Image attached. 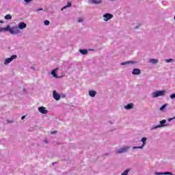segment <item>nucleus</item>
<instances>
[{"mask_svg":"<svg viewBox=\"0 0 175 175\" xmlns=\"http://www.w3.org/2000/svg\"><path fill=\"white\" fill-rule=\"evenodd\" d=\"M166 95L165 90H157L156 92H152L151 96L152 98H158L159 96H165Z\"/></svg>","mask_w":175,"mask_h":175,"instance_id":"nucleus-1","label":"nucleus"},{"mask_svg":"<svg viewBox=\"0 0 175 175\" xmlns=\"http://www.w3.org/2000/svg\"><path fill=\"white\" fill-rule=\"evenodd\" d=\"M170 124H166V120L160 121V124L150 127V131L158 129V128H163L165 126H169Z\"/></svg>","mask_w":175,"mask_h":175,"instance_id":"nucleus-2","label":"nucleus"},{"mask_svg":"<svg viewBox=\"0 0 175 175\" xmlns=\"http://www.w3.org/2000/svg\"><path fill=\"white\" fill-rule=\"evenodd\" d=\"M141 142L142 143V146H134L133 147V150H143L144 147H146V144H147V137H144L141 139Z\"/></svg>","mask_w":175,"mask_h":175,"instance_id":"nucleus-3","label":"nucleus"},{"mask_svg":"<svg viewBox=\"0 0 175 175\" xmlns=\"http://www.w3.org/2000/svg\"><path fill=\"white\" fill-rule=\"evenodd\" d=\"M8 31L11 33V35H17V33H20V30L17 26H13L12 27H10V29Z\"/></svg>","mask_w":175,"mask_h":175,"instance_id":"nucleus-4","label":"nucleus"},{"mask_svg":"<svg viewBox=\"0 0 175 175\" xmlns=\"http://www.w3.org/2000/svg\"><path fill=\"white\" fill-rule=\"evenodd\" d=\"M129 148H131L130 146H123L116 150V154H124V152H127L129 150Z\"/></svg>","mask_w":175,"mask_h":175,"instance_id":"nucleus-5","label":"nucleus"},{"mask_svg":"<svg viewBox=\"0 0 175 175\" xmlns=\"http://www.w3.org/2000/svg\"><path fill=\"white\" fill-rule=\"evenodd\" d=\"M103 21L107 22V21L111 20V18H113V14H111L110 13H107V14H103Z\"/></svg>","mask_w":175,"mask_h":175,"instance_id":"nucleus-6","label":"nucleus"},{"mask_svg":"<svg viewBox=\"0 0 175 175\" xmlns=\"http://www.w3.org/2000/svg\"><path fill=\"white\" fill-rule=\"evenodd\" d=\"M16 58H17V55H14L11 56V57L5 59L4 61V65H9V64H10L13 59H16Z\"/></svg>","mask_w":175,"mask_h":175,"instance_id":"nucleus-7","label":"nucleus"},{"mask_svg":"<svg viewBox=\"0 0 175 175\" xmlns=\"http://www.w3.org/2000/svg\"><path fill=\"white\" fill-rule=\"evenodd\" d=\"M90 5H101L103 3V0H88Z\"/></svg>","mask_w":175,"mask_h":175,"instance_id":"nucleus-8","label":"nucleus"},{"mask_svg":"<svg viewBox=\"0 0 175 175\" xmlns=\"http://www.w3.org/2000/svg\"><path fill=\"white\" fill-rule=\"evenodd\" d=\"M58 68H55L54 70H53L52 71H51V75H52V76L53 77H55V79H59V77H59V76H58L57 75V72L58 71Z\"/></svg>","mask_w":175,"mask_h":175,"instance_id":"nucleus-9","label":"nucleus"},{"mask_svg":"<svg viewBox=\"0 0 175 175\" xmlns=\"http://www.w3.org/2000/svg\"><path fill=\"white\" fill-rule=\"evenodd\" d=\"M53 96L55 100H59V99H61V96L55 90L53 92Z\"/></svg>","mask_w":175,"mask_h":175,"instance_id":"nucleus-10","label":"nucleus"},{"mask_svg":"<svg viewBox=\"0 0 175 175\" xmlns=\"http://www.w3.org/2000/svg\"><path fill=\"white\" fill-rule=\"evenodd\" d=\"M38 111L42 114H47V113H49V111L44 107H40L38 108Z\"/></svg>","mask_w":175,"mask_h":175,"instance_id":"nucleus-11","label":"nucleus"},{"mask_svg":"<svg viewBox=\"0 0 175 175\" xmlns=\"http://www.w3.org/2000/svg\"><path fill=\"white\" fill-rule=\"evenodd\" d=\"M154 174H156V175H173V173H172L170 172H155Z\"/></svg>","mask_w":175,"mask_h":175,"instance_id":"nucleus-12","label":"nucleus"},{"mask_svg":"<svg viewBox=\"0 0 175 175\" xmlns=\"http://www.w3.org/2000/svg\"><path fill=\"white\" fill-rule=\"evenodd\" d=\"M18 28L19 29H24L27 28V24H25V23H24V22H21V23L18 24Z\"/></svg>","mask_w":175,"mask_h":175,"instance_id":"nucleus-13","label":"nucleus"},{"mask_svg":"<svg viewBox=\"0 0 175 175\" xmlns=\"http://www.w3.org/2000/svg\"><path fill=\"white\" fill-rule=\"evenodd\" d=\"M140 73H142V70H140L139 68H134L132 72V75H140Z\"/></svg>","mask_w":175,"mask_h":175,"instance_id":"nucleus-14","label":"nucleus"},{"mask_svg":"<svg viewBox=\"0 0 175 175\" xmlns=\"http://www.w3.org/2000/svg\"><path fill=\"white\" fill-rule=\"evenodd\" d=\"M10 29V26H7L6 27H0V32H8Z\"/></svg>","mask_w":175,"mask_h":175,"instance_id":"nucleus-15","label":"nucleus"},{"mask_svg":"<svg viewBox=\"0 0 175 175\" xmlns=\"http://www.w3.org/2000/svg\"><path fill=\"white\" fill-rule=\"evenodd\" d=\"M148 62L150 64H153V65H155V64H158V62H159V60H158L157 59H150L148 60Z\"/></svg>","mask_w":175,"mask_h":175,"instance_id":"nucleus-16","label":"nucleus"},{"mask_svg":"<svg viewBox=\"0 0 175 175\" xmlns=\"http://www.w3.org/2000/svg\"><path fill=\"white\" fill-rule=\"evenodd\" d=\"M124 109H126V110H131L133 109V103H129L127 105H125Z\"/></svg>","mask_w":175,"mask_h":175,"instance_id":"nucleus-17","label":"nucleus"},{"mask_svg":"<svg viewBox=\"0 0 175 175\" xmlns=\"http://www.w3.org/2000/svg\"><path fill=\"white\" fill-rule=\"evenodd\" d=\"M129 64H137V62L135 61H127V62L121 63L120 65H122V66L129 65Z\"/></svg>","mask_w":175,"mask_h":175,"instance_id":"nucleus-18","label":"nucleus"},{"mask_svg":"<svg viewBox=\"0 0 175 175\" xmlns=\"http://www.w3.org/2000/svg\"><path fill=\"white\" fill-rule=\"evenodd\" d=\"M89 95L90 96H91V98H95V96L96 95V91H94V90L89 91Z\"/></svg>","mask_w":175,"mask_h":175,"instance_id":"nucleus-19","label":"nucleus"},{"mask_svg":"<svg viewBox=\"0 0 175 175\" xmlns=\"http://www.w3.org/2000/svg\"><path fill=\"white\" fill-rule=\"evenodd\" d=\"M79 53L82 54V55H87L88 54V50L87 49H80Z\"/></svg>","mask_w":175,"mask_h":175,"instance_id":"nucleus-20","label":"nucleus"},{"mask_svg":"<svg viewBox=\"0 0 175 175\" xmlns=\"http://www.w3.org/2000/svg\"><path fill=\"white\" fill-rule=\"evenodd\" d=\"M72 6V2L68 1L67 5L62 8V11H64V9H66V8H70Z\"/></svg>","mask_w":175,"mask_h":175,"instance_id":"nucleus-21","label":"nucleus"},{"mask_svg":"<svg viewBox=\"0 0 175 175\" xmlns=\"http://www.w3.org/2000/svg\"><path fill=\"white\" fill-rule=\"evenodd\" d=\"M129 172H131L130 168L124 170V172L121 174V175H128V173H129Z\"/></svg>","mask_w":175,"mask_h":175,"instance_id":"nucleus-22","label":"nucleus"},{"mask_svg":"<svg viewBox=\"0 0 175 175\" xmlns=\"http://www.w3.org/2000/svg\"><path fill=\"white\" fill-rule=\"evenodd\" d=\"M5 20H12V15L11 14H7L5 16Z\"/></svg>","mask_w":175,"mask_h":175,"instance_id":"nucleus-23","label":"nucleus"},{"mask_svg":"<svg viewBox=\"0 0 175 175\" xmlns=\"http://www.w3.org/2000/svg\"><path fill=\"white\" fill-rule=\"evenodd\" d=\"M166 106H167V104L163 105L160 108L161 111H163V110H165V109L166 108Z\"/></svg>","mask_w":175,"mask_h":175,"instance_id":"nucleus-24","label":"nucleus"},{"mask_svg":"<svg viewBox=\"0 0 175 175\" xmlns=\"http://www.w3.org/2000/svg\"><path fill=\"white\" fill-rule=\"evenodd\" d=\"M173 59H165V62H166L167 64H169L170 62H173Z\"/></svg>","mask_w":175,"mask_h":175,"instance_id":"nucleus-25","label":"nucleus"},{"mask_svg":"<svg viewBox=\"0 0 175 175\" xmlns=\"http://www.w3.org/2000/svg\"><path fill=\"white\" fill-rule=\"evenodd\" d=\"M44 25H50V21H44Z\"/></svg>","mask_w":175,"mask_h":175,"instance_id":"nucleus-26","label":"nucleus"},{"mask_svg":"<svg viewBox=\"0 0 175 175\" xmlns=\"http://www.w3.org/2000/svg\"><path fill=\"white\" fill-rule=\"evenodd\" d=\"M84 21V19L83 18H79L77 21V23H83Z\"/></svg>","mask_w":175,"mask_h":175,"instance_id":"nucleus-27","label":"nucleus"},{"mask_svg":"<svg viewBox=\"0 0 175 175\" xmlns=\"http://www.w3.org/2000/svg\"><path fill=\"white\" fill-rule=\"evenodd\" d=\"M171 99H175V94H172L170 96Z\"/></svg>","mask_w":175,"mask_h":175,"instance_id":"nucleus-28","label":"nucleus"},{"mask_svg":"<svg viewBox=\"0 0 175 175\" xmlns=\"http://www.w3.org/2000/svg\"><path fill=\"white\" fill-rule=\"evenodd\" d=\"M173 120H175V116L174 118H170L167 119V121L170 122V121H173Z\"/></svg>","mask_w":175,"mask_h":175,"instance_id":"nucleus-29","label":"nucleus"},{"mask_svg":"<svg viewBox=\"0 0 175 175\" xmlns=\"http://www.w3.org/2000/svg\"><path fill=\"white\" fill-rule=\"evenodd\" d=\"M32 1V0H25V2H26V3H29V2Z\"/></svg>","mask_w":175,"mask_h":175,"instance_id":"nucleus-30","label":"nucleus"},{"mask_svg":"<svg viewBox=\"0 0 175 175\" xmlns=\"http://www.w3.org/2000/svg\"><path fill=\"white\" fill-rule=\"evenodd\" d=\"M51 133V135H55V133H57V131H52Z\"/></svg>","mask_w":175,"mask_h":175,"instance_id":"nucleus-31","label":"nucleus"},{"mask_svg":"<svg viewBox=\"0 0 175 175\" xmlns=\"http://www.w3.org/2000/svg\"><path fill=\"white\" fill-rule=\"evenodd\" d=\"M25 116H23L21 117V120H25Z\"/></svg>","mask_w":175,"mask_h":175,"instance_id":"nucleus-32","label":"nucleus"},{"mask_svg":"<svg viewBox=\"0 0 175 175\" xmlns=\"http://www.w3.org/2000/svg\"><path fill=\"white\" fill-rule=\"evenodd\" d=\"M40 10H43V8H40V9H38L37 11L39 12Z\"/></svg>","mask_w":175,"mask_h":175,"instance_id":"nucleus-33","label":"nucleus"},{"mask_svg":"<svg viewBox=\"0 0 175 175\" xmlns=\"http://www.w3.org/2000/svg\"><path fill=\"white\" fill-rule=\"evenodd\" d=\"M44 142V143H46V144L49 143V141H47L46 139H45Z\"/></svg>","mask_w":175,"mask_h":175,"instance_id":"nucleus-34","label":"nucleus"},{"mask_svg":"<svg viewBox=\"0 0 175 175\" xmlns=\"http://www.w3.org/2000/svg\"><path fill=\"white\" fill-rule=\"evenodd\" d=\"M1 24H3V21H0Z\"/></svg>","mask_w":175,"mask_h":175,"instance_id":"nucleus-35","label":"nucleus"},{"mask_svg":"<svg viewBox=\"0 0 175 175\" xmlns=\"http://www.w3.org/2000/svg\"><path fill=\"white\" fill-rule=\"evenodd\" d=\"M109 1H111L112 2H114V1H116V0H109Z\"/></svg>","mask_w":175,"mask_h":175,"instance_id":"nucleus-36","label":"nucleus"},{"mask_svg":"<svg viewBox=\"0 0 175 175\" xmlns=\"http://www.w3.org/2000/svg\"><path fill=\"white\" fill-rule=\"evenodd\" d=\"M90 51H94V49H90Z\"/></svg>","mask_w":175,"mask_h":175,"instance_id":"nucleus-37","label":"nucleus"},{"mask_svg":"<svg viewBox=\"0 0 175 175\" xmlns=\"http://www.w3.org/2000/svg\"><path fill=\"white\" fill-rule=\"evenodd\" d=\"M163 4L165 5V1H163Z\"/></svg>","mask_w":175,"mask_h":175,"instance_id":"nucleus-38","label":"nucleus"},{"mask_svg":"<svg viewBox=\"0 0 175 175\" xmlns=\"http://www.w3.org/2000/svg\"><path fill=\"white\" fill-rule=\"evenodd\" d=\"M31 69H35V68H33V67H31Z\"/></svg>","mask_w":175,"mask_h":175,"instance_id":"nucleus-39","label":"nucleus"}]
</instances>
